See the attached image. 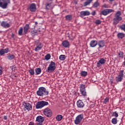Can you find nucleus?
I'll use <instances>...</instances> for the list:
<instances>
[{"label":"nucleus","mask_w":125,"mask_h":125,"mask_svg":"<svg viewBox=\"0 0 125 125\" xmlns=\"http://www.w3.org/2000/svg\"><path fill=\"white\" fill-rule=\"evenodd\" d=\"M49 92L46 90L44 87H40L38 88V90L36 92V94L38 96H46L48 95Z\"/></svg>","instance_id":"f257e3e1"},{"label":"nucleus","mask_w":125,"mask_h":125,"mask_svg":"<svg viewBox=\"0 0 125 125\" xmlns=\"http://www.w3.org/2000/svg\"><path fill=\"white\" fill-rule=\"evenodd\" d=\"M121 15H122V12L120 11H117L115 14V18L113 19V24L114 25H117L120 21L123 20V18L121 17Z\"/></svg>","instance_id":"f03ea898"},{"label":"nucleus","mask_w":125,"mask_h":125,"mask_svg":"<svg viewBox=\"0 0 125 125\" xmlns=\"http://www.w3.org/2000/svg\"><path fill=\"white\" fill-rule=\"evenodd\" d=\"M10 2V0H0V7L2 9H6Z\"/></svg>","instance_id":"7ed1b4c3"},{"label":"nucleus","mask_w":125,"mask_h":125,"mask_svg":"<svg viewBox=\"0 0 125 125\" xmlns=\"http://www.w3.org/2000/svg\"><path fill=\"white\" fill-rule=\"evenodd\" d=\"M55 62L51 61L47 67V71L48 73H52L56 69V66H55Z\"/></svg>","instance_id":"20e7f679"},{"label":"nucleus","mask_w":125,"mask_h":125,"mask_svg":"<svg viewBox=\"0 0 125 125\" xmlns=\"http://www.w3.org/2000/svg\"><path fill=\"white\" fill-rule=\"evenodd\" d=\"M48 104V102H45V101H39L38 102L36 105V109H42V108H43V107H44V106H46Z\"/></svg>","instance_id":"39448f33"},{"label":"nucleus","mask_w":125,"mask_h":125,"mask_svg":"<svg viewBox=\"0 0 125 125\" xmlns=\"http://www.w3.org/2000/svg\"><path fill=\"white\" fill-rule=\"evenodd\" d=\"M124 73H125V70H122L120 71L118 76L116 77V82H117V83L122 82L124 79Z\"/></svg>","instance_id":"423d86ee"},{"label":"nucleus","mask_w":125,"mask_h":125,"mask_svg":"<svg viewBox=\"0 0 125 125\" xmlns=\"http://www.w3.org/2000/svg\"><path fill=\"white\" fill-rule=\"evenodd\" d=\"M83 119V115L80 114L76 117V119L74 121V123L75 124V125H79V124H81Z\"/></svg>","instance_id":"0eeeda50"},{"label":"nucleus","mask_w":125,"mask_h":125,"mask_svg":"<svg viewBox=\"0 0 125 125\" xmlns=\"http://www.w3.org/2000/svg\"><path fill=\"white\" fill-rule=\"evenodd\" d=\"M43 114L46 117L48 118L51 117L52 116V111H51V109L48 108H45L43 111Z\"/></svg>","instance_id":"6e6552de"},{"label":"nucleus","mask_w":125,"mask_h":125,"mask_svg":"<svg viewBox=\"0 0 125 125\" xmlns=\"http://www.w3.org/2000/svg\"><path fill=\"white\" fill-rule=\"evenodd\" d=\"M22 105L24 106L25 111H26V110H27V111H31V110H32V104H31L30 103L23 102Z\"/></svg>","instance_id":"1a4fd4ad"},{"label":"nucleus","mask_w":125,"mask_h":125,"mask_svg":"<svg viewBox=\"0 0 125 125\" xmlns=\"http://www.w3.org/2000/svg\"><path fill=\"white\" fill-rule=\"evenodd\" d=\"M0 24L1 27H2L5 29H7V28H9V27H10V24H9L6 21H2L1 22H0Z\"/></svg>","instance_id":"9d476101"},{"label":"nucleus","mask_w":125,"mask_h":125,"mask_svg":"<svg viewBox=\"0 0 125 125\" xmlns=\"http://www.w3.org/2000/svg\"><path fill=\"white\" fill-rule=\"evenodd\" d=\"M105 63L106 60H104V58H101L97 63V66L98 67H101L103 64H105Z\"/></svg>","instance_id":"9b49d317"},{"label":"nucleus","mask_w":125,"mask_h":125,"mask_svg":"<svg viewBox=\"0 0 125 125\" xmlns=\"http://www.w3.org/2000/svg\"><path fill=\"white\" fill-rule=\"evenodd\" d=\"M90 15V12L88 11H81L80 13L79 16L82 18L84 17V16H88Z\"/></svg>","instance_id":"f8f14e48"},{"label":"nucleus","mask_w":125,"mask_h":125,"mask_svg":"<svg viewBox=\"0 0 125 125\" xmlns=\"http://www.w3.org/2000/svg\"><path fill=\"white\" fill-rule=\"evenodd\" d=\"M114 12V10L111 9H104V10L103 11L101 12V14H102L103 15H108V14H109V13H111V12Z\"/></svg>","instance_id":"ddd939ff"},{"label":"nucleus","mask_w":125,"mask_h":125,"mask_svg":"<svg viewBox=\"0 0 125 125\" xmlns=\"http://www.w3.org/2000/svg\"><path fill=\"white\" fill-rule=\"evenodd\" d=\"M42 47H43V45L42 44V43L41 42H38L36 44V47L35 48V51H39V50H41V49H42Z\"/></svg>","instance_id":"4468645a"},{"label":"nucleus","mask_w":125,"mask_h":125,"mask_svg":"<svg viewBox=\"0 0 125 125\" xmlns=\"http://www.w3.org/2000/svg\"><path fill=\"white\" fill-rule=\"evenodd\" d=\"M30 10L31 12H35L37 10V6L36 4L32 3L30 4L29 7Z\"/></svg>","instance_id":"2eb2a0df"},{"label":"nucleus","mask_w":125,"mask_h":125,"mask_svg":"<svg viewBox=\"0 0 125 125\" xmlns=\"http://www.w3.org/2000/svg\"><path fill=\"white\" fill-rule=\"evenodd\" d=\"M77 105L78 108H83L84 107V104L83 101L79 100L77 102Z\"/></svg>","instance_id":"dca6fc26"},{"label":"nucleus","mask_w":125,"mask_h":125,"mask_svg":"<svg viewBox=\"0 0 125 125\" xmlns=\"http://www.w3.org/2000/svg\"><path fill=\"white\" fill-rule=\"evenodd\" d=\"M98 44V42L96 40H92L89 43V45L91 47H95L96 45Z\"/></svg>","instance_id":"f3484780"},{"label":"nucleus","mask_w":125,"mask_h":125,"mask_svg":"<svg viewBox=\"0 0 125 125\" xmlns=\"http://www.w3.org/2000/svg\"><path fill=\"white\" fill-rule=\"evenodd\" d=\"M30 29V25L28 24H26L23 27V34L26 35Z\"/></svg>","instance_id":"a211bd4d"},{"label":"nucleus","mask_w":125,"mask_h":125,"mask_svg":"<svg viewBox=\"0 0 125 125\" xmlns=\"http://www.w3.org/2000/svg\"><path fill=\"white\" fill-rule=\"evenodd\" d=\"M98 44L100 48L105 46V41L104 40H100L98 42Z\"/></svg>","instance_id":"6ab92c4d"},{"label":"nucleus","mask_w":125,"mask_h":125,"mask_svg":"<svg viewBox=\"0 0 125 125\" xmlns=\"http://www.w3.org/2000/svg\"><path fill=\"white\" fill-rule=\"evenodd\" d=\"M36 121L38 123H43L44 122V118L42 116H39L36 118Z\"/></svg>","instance_id":"aec40b11"},{"label":"nucleus","mask_w":125,"mask_h":125,"mask_svg":"<svg viewBox=\"0 0 125 125\" xmlns=\"http://www.w3.org/2000/svg\"><path fill=\"white\" fill-rule=\"evenodd\" d=\"M62 45L63 46V47H68L70 46V42L68 41H64L62 42Z\"/></svg>","instance_id":"412c9836"},{"label":"nucleus","mask_w":125,"mask_h":125,"mask_svg":"<svg viewBox=\"0 0 125 125\" xmlns=\"http://www.w3.org/2000/svg\"><path fill=\"white\" fill-rule=\"evenodd\" d=\"M7 58L8 60L11 61V60H13L15 58V56L14 55L9 54L7 56Z\"/></svg>","instance_id":"4be33fe9"},{"label":"nucleus","mask_w":125,"mask_h":125,"mask_svg":"<svg viewBox=\"0 0 125 125\" xmlns=\"http://www.w3.org/2000/svg\"><path fill=\"white\" fill-rule=\"evenodd\" d=\"M36 75H40L42 73V69L41 68H36L35 69Z\"/></svg>","instance_id":"5701e85b"},{"label":"nucleus","mask_w":125,"mask_h":125,"mask_svg":"<svg viewBox=\"0 0 125 125\" xmlns=\"http://www.w3.org/2000/svg\"><path fill=\"white\" fill-rule=\"evenodd\" d=\"M118 39H124L125 38V34L123 33H119L117 34Z\"/></svg>","instance_id":"b1692460"},{"label":"nucleus","mask_w":125,"mask_h":125,"mask_svg":"<svg viewBox=\"0 0 125 125\" xmlns=\"http://www.w3.org/2000/svg\"><path fill=\"white\" fill-rule=\"evenodd\" d=\"M92 0H87V1H85L83 3V6H87V5L90 4Z\"/></svg>","instance_id":"393cba45"},{"label":"nucleus","mask_w":125,"mask_h":125,"mask_svg":"<svg viewBox=\"0 0 125 125\" xmlns=\"http://www.w3.org/2000/svg\"><path fill=\"white\" fill-rule=\"evenodd\" d=\"M62 119H63V116L62 115H58L56 117V120L58 122H60V121H62Z\"/></svg>","instance_id":"a878e982"},{"label":"nucleus","mask_w":125,"mask_h":125,"mask_svg":"<svg viewBox=\"0 0 125 125\" xmlns=\"http://www.w3.org/2000/svg\"><path fill=\"white\" fill-rule=\"evenodd\" d=\"M19 36H23V28L21 27L18 31Z\"/></svg>","instance_id":"bb28decb"},{"label":"nucleus","mask_w":125,"mask_h":125,"mask_svg":"<svg viewBox=\"0 0 125 125\" xmlns=\"http://www.w3.org/2000/svg\"><path fill=\"white\" fill-rule=\"evenodd\" d=\"M59 59L61 61H64V60H65L66 59V56H65L64 55H61L59 57Z\"/></svg>","instance_id":"cd10ccee"},{"label":"nucleus","mask_w":125,"mask_h":125,"mask_svg":"<svg viewBox=\"0 0 125 125\" xmlns=\"http://www.w3.org/2000/svg\"><path fill=\"white\" fill-rule=\"evenodd\" d=\"M29 73L30 76H34L35 75V70L33 68H30L29 70Z\"/></svg>","instance_id":"c85d7f7f"},{"label":"nucleus","mask_w":125,"mask_h":125,"mask_svg":"<svg viewBox=\"0 0 125 125\" xmlns=\"http://www.w3.org/2000/svg\"><path fill=\"white\" fill-rule=\"evenodd\" d=\"M111 123L113 125H117L118 121H117V118L115 117L111 120Z\"/></svg>","instance_id":"c756f323"},{"label":"nucleus","mask_w":125,"mask_h":125,"mask_svg":"<svg viewBox=\"0 0 125 125\" xmlns=\"http://www.w3.org/2000/svg\"><path fill=\"white\" fill-rule=\"evenodd\" d=\"M100 5V4L98 2V1H97L95 2L93 5V7H95V8H96L97 7H98Z\"/></svg>","instance_id":"7c9ffc66"},{"label":"nucleus","mask_w":125,"mask_h":125,"mask_svg":"<svg viewBox=\"0 0 125 125\" xmlns=\"http://www.w3.org/2000/svg\"><path fill=\"white\" fill-rule=\"evenodd\" d=\"M72 16L71 15H68L65 16L66 20H68V21L72 20Z\"/></svg>","instance_id":"2f4dec72"},{"label":"nucleus","mask_w":125,"mask_h":125,"mask_svg":"<svg viewBox=\"0 0 125 125\" xmlns=\"http://www.w3.org/2000/svg\"><path fill=\"white\" fill-rule=\"evenodd\" d=\"M80 91H82L83 90H85V85H84V84H82L80 85Z\"/></svg>","instance_id":"473e14b6"},{"label":"nucleus","mask_w":125,"mask_h":125,"mask_svg":"<svg viewBox=\"0 0 125 125\" xmlns=\"http://www.w3.org/2000/svg\"><path fill=\"white\" fill-rule=\"evenodd\" d=\"M111 115L112 117H115V118H118V117H119V114L117 113V111L112 112Z\"/></svg>","instance_id":"72a5a7b5"},{"label":"nucleus","mask_w":125,"mask_h":125,"mask_svg":"<svg viewBox=\"0 0 125 125\" xmlns=\"http://www.w3.org/2000/svg\"><path fill=\"white\" fill-rule=\"evenodd\" d=\"M46 9H50L51 6V3H46L45 4Z\"/></svg>","instance_id":"f704fd0d"},{"label":"nucleus","mask_w":125,"mask_h":125,"mask_svg":"<svg viewBox=\"0 0 125 125\" xmlns=\"http://www.w3.org/2000/svg\"><path fill=\"white\" fill-rule=\"evenodd\" d=\"M81 76H82V77H86V76H87V72L84 71H82Z\"/></svg>","instance_id":"c9c22d12"},{"label":"nucleus","mask_w":125,"mask_h":125,"mask_svg":"<svg viewBox=\"0 0 125 125\" xmlns=\"http://www.w3.org/2000/svg\"><path fill=\"white\" fill-rule=\"evenodd\" d=\"M51 57V56H50V54H47L45 56V60H49L50 59V58Z\"/></svg>","instance_id":"e433bc0d"},{"label":"nucleus","mask_w":125,"mask_h":125,"mask_svg":"<svg viewBox=\"0 0 125 125\" xmlns=\"http://www.w3.org/2000/svg\"><path fill=\"white\" fill-rule=\"evenodd\" d=\"M120 28L121 30H122V31H124V32H125V23L120 25Z\"/></svg>","instance_id":"4c0bfd02"},{"label":"nucleus","mask_w":125,"mask_h":125,"mask_svg":"<svg viewBox=\"0 0 125 125\" xmlns=\"http://www.w3.org/2000/svg\"><path fill=\"white\" fill-rule=\"evenodd\" d=\"M80 92L83 96H86V91H85V90L80 91Z\"/></svg>","instance_id":"58836bf2"},{"label":"nucleus","mask_w":125,"mask_h":125,"mask_svg":"<svg viewBox=\"0 0 125 125\" xmlns=\"http://www.w3.org/2000/svg\"><path fill=\"white\" fill-rule=\"evenodd\" d=\"M118 55L120 58H124V52L122 51L119 52Z\"/></svg>","instance_id":"ea45409f"},{"label":"nucleus","mask_w":125,"mask_h":125,"mask_svg":"<svg viewBox=\"0 0 125 125\" xmlns=\"http://www.w3.org/2000/svg\"><path fill=\"white\" fill-rule=\"evenodd\" d=\"M5 53L4 49H1L0 50V55L2 56Z\"/></svg>","instance_id":"a19ab883"},{"label":"nucleus","mask_w":125,"mask_h":125,"mask_svg":"<svg viewBox=\"0 0 125 125\" xmlns=\"http://www.w3.org/2000/svg\"><path fill=\"white\" fill-rule=\"evenodd\" d=\"M95 23L96 25H100V24H101V21H100V20H97Z\"/></svg>","instance_id":"79ce46f5"},{"label":"nucleus","mask_w":125,"mask_h":125,"mask_svg":"<svg viewBox=\"0 0 125 125\" xmlns=\"http://www.w3.org/2000/svg\"><path fill=\"white\" fill-rule=\"evenodd\" d=\"M107 102H109V98L106 97L105 99H104V104H107Z\"/></svg>","instance_id":"37998d69"},{"label":"nucleus","mask_w":125,"mask_h":125,"mask_svg":"<svg viewBox=\"0 0 125 125\" xmlns=\"http://www.w3.org/2000/svg\"><path fill=\"white\" fill-rule=\"evenodd\" d=\"M10 68L14 72H15V70H16V66H11Z\"/></svg>","instance_id":"c03bdc74"},{"label":"nucleus","mask_w":125,"mask_h":125,"mask_svg":"<svg viewBox=\"0 0 125 125\" xmlns=\"http://www.w3.org/2000/svg\"><path fill=\"white\" fill-rule=\"evenodd\" d=\"M4 51L5 53H8V52H9V48H6L5 49H4Z\"/></svg>","instance_id":"a18cd8bd"},{"label":"nucleus","mask_w":125,"mask_h":125,"mask_svg":"<svg viewBox=\"0 0 125 125\" xmlns=\"http://www.w3.org/2000/svg\"><path fill=\"white\" fill-rule=\"evenodd\" d=\"M28 125H35V123L33 122H29Z\"/></svg>","instance_id":"49530a36"},{"label":"nucleus","mask_w":125,"mask_h":125,"mask_svg":"<svg viewBox=\"0 0 125 125\" xmlns=\"http://www.w3.org/2000/svg\"><path fill=\"white\" fill-rule=\"evenodd\" d=\"M2 73H3L2 69V68H0V76L2 75Z\"/></svg>","instance_id":"de8ad7c7"},{"label":"nucleus","mask_w":125,"mask_h":125,"mask_svg":"<svg viewBox=\"0 0 125 125\" xmlns=\"http://www.w3.org/2000/svg\"><path fill=\"white\" fill-rule=\"evenodd\" d=\"M36 125H42V122H39L36 124Z\"/></svg>","instance_id":"09e8293b"},{"label":"nucleus","mask_w":125,"mask_h":125,"mask_svg":"<svg viewBox=\"0 0 125 125\" xmlns=\"http://www.w3.org/2000/svg\"><path fill=\"white\" fill-rule=\"evenodd\" d=\"M96 13V12H95V11H93V12H92L91 14H92L93 16H94V15H95Z\"/></svg>","instance_id":"8fccbe9b"},{"label":"nucleus","mask_w":125,"mask_h":125,"mask_svg":"<svg viewBox=\"0 0 125 125\" xmlns=\"http://www.w3.org/2000/svg\"><path fill=\"white\" fill-rule=\"evenodd\" d=\"M3 119H4V120H7V116H4L3 117Z\"/></svg>","instance_id":"3c124183"},{"label":"nucleus","mask_w":125,"mask_h":125,"mask_svg":"<svg viewBox=\"0 0 125 125\" xmlns=\"http://www.w3.org/2000/svg\"><path fill=\"white\" fill-rule=\"evenodd\" d=\"M14 77H15L16 78V77H17V75H16V74H13Z\"/></svg>","instance_id":"603ef678"},{"label":"nucleus","mask_w":125,"mask_h":125,"mask_svg":"<svg viewBox=\"0 0 125 125\" xmlns=\"http://www.w3.org/2000/svg\"><path fill=\"white\" fill-rule=\"evenodd\" d=\"M106 6H107V5L106 4L104 5V7H106Z\"/></svg>","instance_id":"864d4df0"},{"label":"nucleus","mask_w":125,"mask_h":125,"mask_svg":"<svg viewBox=\"0 0 125 125\" xmlns=\"http://www.w3.org/2000/svg\"><path fill=\"white\" fill-rule=\"evenodd\" d=\"M123 65H124V66H125V61H124V62H123Z\"/></svg>","instance_id":"5fc2aeb1"},{"label":"nucleus","mask_w":125,"mask_h":125,"mask_svg":"<svg viewBox=\"0 0 125 125\" xmlns=\"http://www.w3.org/2000/svg\"><path fill=\"white\" fill-rule=\"evenodd\" d=\"M35 25H38V22L37 21L35 22Z\"/></svg>","instance_id":"6e6d98bb"},{"label":"nucleus","mask_w":125,"mask_h":125,"mask_svg":"<svg viewBox=\"0 0 125 125\" xmlns=\"http://www.w3.org/2000/svg\"><path fill=\"white\" fill-rule=\"evenodd\" d=\"M114 0H109V1L112 2V1H114Z\"/></svg>","instance_id":"4d7b16f0"},{"label":"nucleus","mask_w":125,"mask_h":125,"mask_svg":"<svg viewBox=\"0 0 125 125\" xmlns=\"http://www.w3.org/2000/svg\"><path fill=\"white\" fill-rule=\"evenodd\" d=\"M33 33H36L37 32H35V31H33Z\"/></svg>","instance_id":"13d9d810"}]
</instances>
